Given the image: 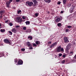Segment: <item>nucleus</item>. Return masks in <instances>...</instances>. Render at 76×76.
Here are the masks:
<instances>
[{
	"label": "nucleus",
	"instance_id": "nucleus-57",
	"mask_svg": "<svg viewBox=\"0 0 76 76\" xmlns=\"http://www.w3.org/2000/svg\"><path fill=\"white\" fill-rule=\"evenodd\" d=\"M4 15H3V17H4Z\"/></svg>",
	"mask_w": 76,
	"mask_h": 76
},
{
	"label": "nucleus",
	"instance_id": "nucleus-9",
	"mask_svg": "<svg viewBox=\"0 0 76 76\" xmlns=\"http://www.w3.org/2000/svg\"><path fill=\"white\" fill-rule=\"evenodd\" d=\"M23 64V61L21 59H19L18 62V65H22Z\"/></svg>",
	"mask_w": 76,
	"mask_h": 76
},
{
	"label": "nucleus",
	"instance_id": "nucleus-61",
	"mask_svg": "<svg viewBox=\"0 0 76 76\" xmlns=\"http://www.w3.org/2000/svg\"><path fill=\"white\" fill-rule=\"evenodd\" d=\"M62 76H64V75H62Z\"/></svg>",
	"mask_w": 76,
	"mask_h": 76
},
{
	"label": "nucleus",
	"instance_id": "nucleus-60",
	"mask_svg": "<svg viewBox=\"0 0 76 76\" xmlns=\"http://www.w3.org/2000/svg\"><path fill=\"white\" fill-rule=\"evenodd\" d=\"M1 57V56H0V58Z\"/></svg>",
	"mask_w": 76,
	"mask_h": 76
},
{
	"label": "nucleus",
	"instance_id": "nucleus-56",
	"mask_svg": "<svg viewBox=\"0 0 76 76\" xmlns=\"http://www.w3.org/2000/svg\"><path fill=\"white\" fill-rule=\"evenodd\" d=\"M56 57H57V56H55V58H56Z\"/></svg>",
	"mask_w": 76,
	"mask_h": 76
},
{
	"label": "nucleus",
	"instance_id": "nucleus-12",
	"mask_svg": "<svg viewBox=\"0 0 76 76\" xmlns=\"http://www.w3.org/2000/svg\"><path fill=\"white\" fill-rule=\"evenodd\" d=\"M4 42L5 43H8V44L10 43V41L7 39H5L4 40Z\"/></svg>",
	"mask_w": 76,
	"mask_h": 76
},
{
	"label": "nucleus",
	"instance_id": "nucleus-15",
	"mask_svg": "<svg viewBox=\"0 0 76 76\" xmlns=\"http://www.w3.org/2000/svg\"><path fill=\"white\" fill-rule=\"evenodd\" d=\"M35 43L37 45H40V42L39 41H37L35 42Z\"/></svg>",
	"mask_w": 76,
	"mask_h": 76
},
{
	"label": "nucleus",
	"instance_id": "nucleus-6",
	"mask_svg": "<svg viewBox=\"0 0 76 76\" xmlns=\"http://www.w3.org/2000/svg\"><path fill=\"white\" fill-rule=\"evenodd\" d=\"M11 4V2L10 0L8 1H7L6 2V7L7 8H9L10 7V4Z\"/></svg>",
	"mask_w": 76,
	"mask_h": 76
},
{
	"label": "nucleus",
	"instance_id": "nucleus-26",
	"mask_svg": "<svg viewBox=\"0 0 76 76\" xmlns=\"http://www.w3.org/2000/svg\"><path fill=\"white\" fill-rule=\"evenodd\" d=\"M71 6V4H67V6L68 7H70Z\"/></svg>",
	"mask_w": 76,
	"mask_h": 76
},
{
	"label": "nucleus",
	"instance_id": "nucleus-47",
	"mask_svg": "<svg viewBox=\"0 0 76 76\" xmlns=\"http://www.w3.org/2000/svg\"><path fill=\"white\" fill-rule=\"evenodd\" d=\"M22 18L23 19H26V18L23 16V17H22Z\"/></svg>",
	"mask_w": 76,
	"mask_h": 76
},
{
	"label": "nucleus",
	"instance_id": "nucleus-10",
	"mask_svg": "<svg viewBox=\"0 0 76 76\" xmlns=\"http://www.w3.org/2000/svg\"><path fill=\"white\" fill-rule=\"evenodd\" d=\"M61 47L60 46H59L57 47L56 50L57 52H60L61 51Z\"/></svg>",
	"mask_w": 76,
	"mask_h": 76
},
{
	"label": "nucleus",
	"instance_id": "nucleus-13",
	"mask_svg": "<svg viewBox=\"0 0 76 76\" xmlns=\"http://www.w3.org/2000/svg\"><path fill=\"white\" fill-rule=\"evenodd\" d=\"M26 45H27L28 47H31L32 46V45L30 44V42H28L26 43Z\"/></svg>",
	"mask_w": 76,
	"mask_h": 76
},
{
	"label": "nucleus",
	"instance_id": "nucleus-1",
	"mask_svg": "<svg viewBox=\"0 0 76 76\" xmlns=\"http://www.w3.org/2000/svg\"><path fill=\"white\" fill-rule=\"evenodd\" d=\"M56 20L55 22L57 23H58L60 22V21H61L63 19V18L61 17H57L55 18Z\"/></svg>",
	"mask_w": 76,
	"mask_h": 76
},
{
	"label": "nucleus",
	"instance_id": "nucleus-32",
	"mask_svg": "<svg viewBox=\"0 0 76 76\" xmlns=\"http://www.w3.org/2000/svg\"><path fill=\"white\" fill-rule=\"evenodd\" d=\"M1 15V16H0V19H2V18H3V15Z\"/></svg>",
	"mask_w": 76,
	"mask_h": 76
},
{
	"label": "nucleus",
	"instance_id": "nucleus-53",
	"mask_svg": "<svg viewBox=\"0 0 76 76\" xmlns=\"http://www.w3.org/2000/svg\"><path fill=\"white\" fill-rule=\"evenodd\" d=\"M50 12H48V14H50Z\"/></svg>",
	"mask_w": 76,
	"mask_h": 76
},
{
	"label": "nucleus",
	"instance_id": "nucleus-38",
	"mask_svg": "<svg viewBox=\"0 0 76 76\" xmlns=\"http://www.w3.org/2000/svg\"><path fill=\"white\" fill-rule=\"evenodd\" d=\"M65 62V60H63L62 61V64H64V63Z\"/></svg>",
	"mask_w": 76,
	"mask_h": 76
},
{
	"label": "nucleus",
	"instance_id": "nucleus-24",
	"mask_svg": "<svg viewBox=\"0 0 76 76\" xmlns=\"http://www.w3.org/2000/svg\"><path fill=\"white\" fill-rule=\"evenodd\" d=\"M18 59L16 58L15 59V63H17L18 62Z\"/></svg>",
	"mask_w": 76,
	"mask_h": 76
},
{
	"label": "nucleus",
	"instance_id": "nucleus-4",
	"mask_svg": "<svg viewBox=\"0 0 76 76\" xmlns=\"http://www.w3.org/2000/svg\"><path fill=\"white\" fill-rule=\"evenodd\" d=\"M58 42H56L52 44L51 46H50V48H53L55 47L57 45Z\"/></svg>",
	"mask_w": 76,
	"mask_h": 76
},
{
	"label": "nucleus",
	"instance_id": "nucleus-55",
	"mask_svg": "<svg viewBox=\"0 0 76 76\" xmlns=\"http://www.w3.org/2000/svg\"><path fill=\"white\" fill-rule=\"evenodd\" d=\"M1 26V24L0 23V27Z\"/></svg>",
	"mask_w": 76,
	"mask_h": 76
},
{
	"label": "nucleus",
	"instance_id": "nucleus-42",
	"mask_svg": "<svg viewBox=\"0 0 76 76\" xmlns=\"http://www.w3.org/2000/svg\"><path fill=\"white\" fill-rule=\"evenodd\" d=\"M20 27V26L17 25V26H16V28H19V27Z\"/></svg>",
	"mask_w": 76,
	"mask_h": 76
},
{
	"label": "nucleus",
	"instance_id": "nucleus-28",
	"mask_svg": "<svg viewBox=\"0 0 76 76\" xmlns=\"http://www.w3.org/2000/svg\"><path fill=\"white\" fill-rule=\"evenodd\" d=\"M67 27L68 28H72V26H68Z\"/></svg>",
	"mask_w": 76,
	"mask_h": 76
},
{
	"label": "nucleus",
	"instance_id": "nucleus-41",
	"mask_svg": "<svg viewBox=\"0 0 76 76\" xmlns=\"http://www.w3.org/2000/svg\"><path fill=\"white\" fill-rule=\"evenodd\" d=\"M35 15L36 17H38V13H36L35 14Z\"/></svg>",
	"mask_w": 76,
	"mask_h": 76
},
{
	"label": "nucleus",
	"instance_id": "nucleus-44",
	"mask_svg": "<svg viewBox=\"0 0 76 76\" xmlns=\"http://www.w3.org/2000/svg\"><path fill=\"white\" fill-rule=\"evenodd\" d=\"M66 57V55L65 54H64L63 55V57H64V58H65Z\"/></svg>",
	"mask_w": 76,
	"mask_h": 76
},
{
	"label": "nucleus",
	"instance_id": "nucleus-2",
	"mask_svg": "<svg viewBox=\"0 0 76 76\" xmlns=\"http://www.w3.org/2000/svg\"><path fill=\"white\" fill-rule=\"evenodd\" d=\"M16 20L19 23H21L23 21L22 18L20 17H18L16 18Z\"/></svg>",
	"mask_w": 76,
	"mask_h": 76
},
{
	"label": "nucleus",
	"instance_id": "nucleus-19",
	"mask_svg": "<svg viewBox=\"0 0 76 76\" xmlns=\"http://www.w3.org/2000/svg\"><path fill=\"white\" fill-rule=\"evenodd\" d=\"M63 4H64V5L66 4V2H67V0H63Z\"/></svg>",
	"mask_w": 76,
	"mask_h": 76
},
{
	"label": "nucleus",
	"instance_id": "nucleus-31",
	"mask_svg": "<svg viewBox=\"0 0 76 76\" xmlns=\"http://www.w3.org/2000/svg\"><path fill=\"white\" fill-rule=\"evenodd\" d=\"M65 31L67 33L69 31V30L68 29H66L65 30Z\"/></svg>",
	"mask_w": 76,
	"mask_h": 76
},
{
	"label": "nucleus",
	"instance_id": "nucleus-40",
	"mask_svg": "<svg viewBox=\"0 0 76 76\" xmlns=\"http://www.w3.org/2000/svg\"><path fill=\"white\" fill-rule=\"evenodd\" d=\"M64 51V50L63 48H61V51Z\"/></svg>",
	"mask_w": 76,
	"mask_h": 76
},
{
	"label": "nucleus",
	"instance_id": "nucleus-33",
	"mask_svg": "<svg viewBox=\"0 0 76 76\" xmlns=\"http://www.w3.org/2000/svg\"><path fill=\"white\" fill-rule=\"evenodd\" d=\"M62 54L61 53H60L58 54L59 56L61 57L62 56Z\"/></svg>",
	"mask_w": 76,
	"mask_h": 76
},
{
	"label": "nucleus",
	"instance_id": "nucleus-51",
	"mask_svg": "<svg viewBox=\"0 0 76 76\" xmlns=\"http://www.w3.org/2000/svg\"><path fill=\"white\" fill-rule=\"evenodd\" d=\"M45 2L47 3V0H45Z\"/></svg>",
	"mask_w": 76,
	"mask_h": 76
},
{
	"label": "nucleus",
	"instance_id": "nucleus-59",
	"mask_svg": "<svg viewBox=\"0 0 76 76\" xmlns=\"http://www.w3.org/2000/svg\"><path fill=\"white\" fill-rule=\"evenodd\" d=\"M39 46V45H38V46Z\"/></svg>",
	"mask_w": 76,
	"mask_h": 76
},
{
	"label": "nucleus",
	"instance_id": "nucleus-16",
	"mask_svg": "<svg viewBox=\"0 0 76 76\" xmlns=\"http://www.w3.org/2000/svg\"><path fill=\"white\" fill-rule=\"evenodd\" d=\"M33 2L34 4V6H36V4H37L38 3L37 2L36 0H34L33 1Z\"/></svg>",
	"mask_w": 76,
	"mask_h": 76
},
{
	"label": "nucleus",
	"instance_id": "nucleus-21",
	"mask_svg": "<svg viewBox=\"0 0 76 76\" xmlns=\"http://www.w3.org/2000/svg\"><path fill=\"white\" fill-rule=\"evenodd\" d=\"M26 25H29V24H30V22L29 21H26Z\"/></svg>",
	"mask_w": 76,
	"mask_h": 76
},
{
	"label": "nucleus",
	"instance_id": "nucleus-11",
	"mask_svg": "<svg viewBox=\"0 0 76 76\" xmlns=\"http://www.w3.org/2000/svg\"><path fill=\"white\" fill-rule=\"evenodd\" d=\"M69 56H72L73 54H74V51L73 50H71L70 51Z\"/></svg>",
	"mask_w": 76,
	"mask_h": 76
},
{
	"label": "nucleus",
	"instance_id": "nucleus-48",
	"mask_svg": "<svg viewBox=\"0 0 76 76\" xmlns=\"http://www.w3.org/2000/svg\"><path fill=\"white\" fill-rule=\"evenodd\" d=\"M63 13V11H61V12H60L61 14H62Z\"/></svg>",
	"mask_w": 76,
	"mask_h": 76
},
{
	"label": "nucleus",
	"instance_id": "nucleus-5",
	"mask_svg": "<svg viewBox=\"0 0 76 76\" xmlns=\"http://www.w3.org/2000/svg\"><path fill=\"white\" fill-rule=\"evenodd\" d=\"M71 48L70 44H68L67 46H66V51H68L69 49H70Z\"/></svg>",
	"mask_w": 76,
	"mask_h": 76
},
{
	"label": "nucleus",
	"instance_id": "nucleus-34",
	"mask_svg": "<svg viewBox=\"0 0 76 76\" xmlns=\"http://www.w3.org/2000/svg\"><path fill=\"white\" fill-rule=\"evenodd\" d=\"M9 33H10V34L11 35H12V33L11 31H9Z\"/></svg>",
	"mask_w": 76,
	"mask_h": 76
},
{
	"label": "nucleus",
	"instance_id": "nucleus-30",
	"mask_svg": "<svg viewBox=\"0 0 76 76\" xmlns=\"http://www.w3.org/2000/svg\"><path fill=\"white\" fill-rule=\"evenodd\" d=\"M25 48H23L21 49V50L22 51H25Z\"/></svg>",
	"mask_w": 76,
	"mask_h": 76
},
{
	"label": "nucleus",
	"instance_id": "nucleus-29",
	"mask_svg": "<svg viewBox=\"0 0 76 76\" xmlns=\"http://www.w3.org/2000/svg\"><path fill=\"white\" fill-rule=\"evenodd\" d=\"M51 2V0H47V3H50Z\"/></svg>",
	"mask_w": 76,
	"mask_h": 76
},
{
	"label": "nucleus",
	"instance_id": "nucleus-18",
	"mask_svg": "<svg viewBox=\"0 0 76 76\" xmlns=\"http://www.w3.org/2000/svg\"><path fill=\"white\" fill-rule=\"evenodd\" d=\"M16 31H17L15 28H13V29H12V32H14V33H16Z\"/></svg>",
	"mask_w": 76,
	"mask_h": 76
},
{
	"label": "nucleus",
	"instance_id": "nucleus-22",
	"mask_svg": "<svg viewBox=\"0 0 76 76\" xmlns=\"http://www.w3.org/2000/svg\"><path fill=\"white\" fill-rule=\"evenodd\" d=\"M57 26H58V27L59 26H62V24L61 23H58V24H57Z\"/></svg>",
	"mask_w": 76,
	"mask_h": 76
},
{
	"label": "nucleus",
	"instance_id": "nucleus-43",
	"mask_svg": "<svg viewBox=\"0 0 76 76\" xmlns=\"http://www.w3.org/2000/svg\"><path fill=\"white\" fill-rule=\"evenodd\" d=\"M30 47V48H29V49H30V50H32V49H33V47H32L31 46V47Z\"/></svg>",
	"mask_w": 76,
	"mask_h": 76
},
{
	"label": "nucleus",
	"instance_id": "nucleus-54",
	"mask_svg": "<svg viewBox=\"0 0 76 76\" xmlns=\"http://www.w3.org/2000/svg\"><path fill=\"white\" fill-rule=\"evenodd\" d=\"M51 14L52 15H53V14H54V13H52Z\"/></svg>",
	"mask_w": 76,
	"mask_h": 76
},
{
	"label": "nucleus",
	"instance_id": "nucleus-50",
	"mask_svg": "<svg viewBox=\"0 0 76 76\" xmlns=\"http://www.w3.org/2000/svg\"><path fill=\"white\" fill-rule=\"evenodd\" d=\"M8 22V20H6L5 21V23H7Z\"/></svg>",
	"mask_w": 76,
	"mask_h": 76
},
{
	"label": "nucleus",
	"instance_id": "nucleus-25",
	"mask_svg": "<svg viewBox=\"0 0 76 76\" xmlns=\"http://www.w3.org/2000/svg\"><path fill=\"white\" fill-rule=\"evenodd\" d=\"M28 39H30V40H32L33 39L32 37L31 36H29L28 37Z\"/></svg>",
	"mask_w": 76,
	"mask_h": 76
},
{
	"label": "nucleus",
	"instance_id": "nucleus-39",
	"mask_svg": "<svg viewBox=\"0 0 76 76\" xmlns=\"http://www.w3.org/2000/svg\"><path fill=\"white\" fill-rule=\"evenodd\" d=\"M9 24H10V25L11 26H12L13 25L12 23H10Z\"/></svg>",
	"mask_w": 76,
	"mask_h": 76
},
{
	"label": "nucleus",
	"instance_id": "nucleus-52",
	"mask_svg": "<svg viewBox=\"0 0 76 76\" xmlns=\"http://www.w3.org/2000/svg\"><path fill=\"white\" fill-rule=\"evenodd\" d=\"M10 2H12L13 0H10Z\"/></svg>",
	"mask_w": 76,
	"mask_h": 76
},
{
	"label": "nucleus",
	"instance_id": "nucleus-58",
	"mask_svg": "<svg viewBox=\"0 0 76 76\" xmlns=\"http://www.w3.org/2000/svg\"><path fill=\"white\" fill-rule=\"evenodd\" d=\"M1 27H0V29H1Z\"/></svg>",
	"mask_w": 76,
	"mask_h": 76
},
{
	"label": "nucleus",
	"instance_id": "nucleus-17",
	"mask_svg": "<svg viewBox=\"0 0 76 76\" xmlns=\"http://www.w3.org/2000/svg\"><path fill=\"white\" fill-rule=\"evenodd\" d=\"M5 12L4 10H1L0 12V14L1 15H3L4 13Z\"/></svg>",
	"mask_w": 76,
	"mask_h": 76
},
{
	"label": "nucleus",
	"instance_id": "nucleus-8",
	"mask_svg": "<svg viewBox=\"0 0 76 76\" xmlns=\"http://www.w3.org/2000/svg\"><path fill=\"white\" fill-rule=\"evenodd\" d=\"M73 59H72L71 60V61H72V62H73V63H75L76 61V54L74 57Z\"/></svg>",
	"mask_w": 76,
	"mask_h": 76
},
{
	"label": "nucleus",
	"instance_id": "nucleus-46",
	"mask_svg": "<svg viewBox=\"0 0 76 76\" xmlns=\"http://www.w3.org/2000/svg\"><path fill=\"white\" fill-rule=\"evenodd\" d=\"M20 1V0H16V2H19Z\"/></svg>",
	"mask_w": 76,
	"mask_h": 76
},
{
	"label": "nucleus",
	"instance_id": "nucleus-20",
	"mask_svg": "<svg viewBox=\"0 0 76 76\" xmlns=\"http://www.w3.org/2000/svg\"><path fill=\"white\" fill-rule=\"evenodd\" d=\"M0 31L1 32L3 33V32H5V30L4 29H1Z\"/></svg>",
	"mask_w": 76,
	"mask_h": 76
},
{
	"label": "nucleus",
	"instance_id": "nucleus-45",
	"mask_svg": "<svg viewBox=\"0 0 76 76\" xmlns=\"http://www.w3.org/2000/svg\"><path fill=\"white\" fill-rule=\"evenodd\" d=\"M33 45L34 46H37L36 44H34Z\"/></svg>",
	"mask_w": 76,
	"mask_h": 76
},
{
	"label": "nucleus",
	"instance_id": "nucleus-35",
	"mask_svg": "<svg viewBox=\"0 0 76 76\" xmlns=\"http://www.w3.org/2000/svg\"><path fill=\"white\" fill-rule=\"evenodd\" d=\"M61 4V2L60 1H58V3H57V4L60 5Z\"/></svg>",
	"mask_w": 76,
	"mask_h": 76
},
{
	"label": "nucleus",
	"instance_id": "nucleus-36",
	"mask_svg": "<svg viewBox=\"0 0 76 76\" xmlns=\"http://www.w3.org/2000/svg\"><path fill=\"white\" fill-rule=\"evenodd\" d=\"M28 31L29 32H31V30L30 29H28Z\"/></svg>",
	"mask_w": 76,
	"mask_h": 76
},
{
	"label": "nucleus",
	"instance_id": "nucleus-23",
	"mask_svg": "<svg viewBox=\"0 0 76 76\" xmlns=\"http://www.w3.org/2000/svg\"><path fill=\"white\" fill-rule=\"evenodd\" d=\"M0 56L1 57H2L3 56H4L3 53H0Z\"/></svg>",
	"mask_w": 76,
	"mask_h": 76
},
{
	"label": "nucleus",
	"instance_id": "nucleus-14",
	"mask_svg": "<svg viewBox=\"0 0 76 76\" xmlns=\"http://www.w3.org/2000/svg\"><path fill=\"white\" fill-rule=\"evenodd\" d=\"M74 7H73L71 8V9H70L69 10V12L70 13H72L73 12H74Z\"/></svg>",
	"mask_w": 76,
	"mask_h": 76
},
{
	"label": "nucleus",
	"instance_id": "nucleus-3",
	"mask_svg": "<svg viewBox=\"0 0 76 76\" xmlns=\"http://www.w3.org/2000/svg\"><path fill=\"white\" fill-rule=\"evenodd\" d=\"M27 4H28V6L30 7L32 6L34 4L32 2L30 1H26V5H27Z\"/></svg>",
	"mask_w": 76,
	"mask_h": 76
},
{
	"label": "nucleus",
	"instance_id": "nucleus-27",
	"mask_svg": "<svg viewBox=\"0 0 76 76\" xmlns=\"http://www.w3.org/2000/svg\"><path fill=\"white\" fill-rule=\"evenodd\" d=\"M20 13H21V10H18V11L17 12V13L18 14H19Z\"/></svg>",
	"mask_w": 76,
	"mask_h": 76
},
{
	"label": "nucleus",
	"instance_id": "nucleus-49",
	"mask_svg": "<svg viewBox=\"0 0 76 76\" xmlns=\"http://www.w3.org/2000/svg\"><path fill=\"white\" fill-rule=\"evenodd\" d=\"M51 43V42H48V44H50Z\"/></svg>",
	"mask_w": 76,
	"mask_h": 76
},
{
	"label": "nucleus",
	"instance_id": "nucleus-7",
	"mask_svg": "<svg viewBox=\"0 0 76 76\" xmlns=\"http://www.w3.org/2000/svg\"><path fill=\"white\" fill-rule=\"evenodd\" d=\"M64 41L65 43L69 42V41L67 37H64Z\"/></svg>",
	"mask_w": 76,
	"mask_h": 76
},
{
	"label": "nucleus",
	"instance_id": "nucleus-62",
	"mask_svg": "<svg viewBox=\"0 0 76 76\" xmlns=\"http://www.w3.org/2000/svg\"><path fill=\"white\" fill-rule=\"evenodd\" d=\"M73 0H72V1H73Z\"/></svg>",
	"mask_w": 76,
	"mask_h": 76
},
{
	"label": "nucleus",
	"instance_id": "nucleus-37",
	"mask_svg": "<svg viewBox=\"0 0 76 76\" xmlns=\"http://www.w3.org/2000/svg\"><path fill=\"white\" fill-rule=\"evenodd\" d=\"M23 29L24 30H25L26 29V27H24L23 28Z\"/></svg>",
	"mask_w": 76,
	"mask_h": 76
}]
</instances>
